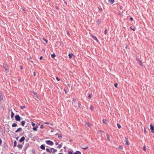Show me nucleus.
Instances as JSON below:
<instances>
[{
	"label": "nucleus",
	"mask_w": 154,
	"mask_h": 154,
	"mask_svg": "<svg viewBox=\"0 0 154 154\" xmlns=\"http://www.w3.org/2000/svg\"><path fill=\"white\" fill-rule=\"evenodd\" d=\"M103 122L104 123L106 124H107L106 120L105 119H103Z\"/></svg>",
	"instance_id": "b1692460"
},
{
	"label": "nucleus",
	"mask_w": 154,
	"mask_h": 154,
	"mask_svg": "<svg viewBox=\"0 0 154 154\" xmlns=\"http://www.w3.org/2000/svg\"><path fill=\"white\" fill-rule=\"evenodd\" d=\"M17 147L19 149H21L23 147V145L21 144H18L17 145Z\"/></svg>",
	"instance_id": "2eb2a0df"
},
{
	"label": "nucleus",
	"mask_w": 154,
	"mask_h": 154,
	"mask_svg": "<svg viewBox=\"0 0 154 154\" xmlns=\"http://www.w3.org/2000/svg\"><path fill=\"white\" fill-rule=\"evenodd\" d=\"M92 96V94H89V95L88 96V99H90L91 98Z\"/></svg>",
	"instance_id": "473e14b6"
},
{
	"label": "nucleus",
	"mask_w": 154,
	"mask_h": 154,
	"mask_svg": "<svg viewBox=\"0 0 154 154\" xmlns=\"http://www.w3.org/2000/svg\"><path fill=\"white\" fill-rule=\"evenodd\" d=\"M50 149L51 150V152H53V153L57 151V149H56L54 148H51Z\"/></svg>",
	"instance_id": "0eeeda50"
},
{
	"label": "nucleus",
	"mask_w": 154,
	"mask_h": 154,
	"mask_svg": "<svg viewBox=\"0 0 154 154\" xmlns=\"http://www.w3.org/2000/svg\"><path fill=\"white\" fill-rule=\"evenodd\" d=\"M16 139L18 140V137L16 138Z\"/></svg>",
	"instance_id": "338daca9"
},
{
	"label": "nucleus",
	"mask_w": 154,
	"mask_h": 154,
	"mask_svg": "<svg viewBox=\"0 0 154 154\" xmlns=\"http://www.w3.org/2000/svg\"><path fill=\"white\" fill-rule=\"evenodd\" d=\"M56 79L57 81H59L60 80V79H59V78H58V77H56Z\"/></svg>",
	"instance_id": "a18cd8bd"
},
{
	"label": "nucleus",
	"mask_w": 154,
	"mask_h": 154,
	"mask_svg": "<svg viewBox=\"0 0 154 154\" xmlns=\"http://www.w3.org/2000/svg\"><path fill=\"white\" fill-rule=\"evenodd\" d=\"M144 133L146 134V129L145 128H144Z\"/></svg>",
	"instance_id": "c03bdc74"
},
{
	"label": "nucleus",
	"mask_w": 154,
	"mask_h": 154,
	"mask_svg": "<svg viewBox=\"0 0 154 154\" xmlns=\"http://www.w3.org/2000/svg\"><path fill=\"white\" fill-rule=\"evenodd\" d=\"M32 124V125L33 126V127H34L35 125V124L34 122H32V124Z\"/></svg>",
	"instance_id": "58836bf2"
},
{
	"label": "nucleus",
	"mask_w": 154,
	"mask_h": 154,
	"mask_svg": "<svg viewBox=\"0 0 154 154\" xmlns=\"http://www.w3.org/2000/svg\"><path fill=\"white\" fill-rule=\"evenodd\" d=\"M46 151L47 152H49L50 153H51V151L50 150V149L48 148H46Z\"/></svg>",
	"instance_id": "2f4dec72"
},
{
	"label": "nucleus",
	"mask_w": 154,
	"mask_h": 154,
	"mask_svg": "<svg viewBox=\"0 0 154 154\" xmlns=\"http://www.w3.org/2000/svg\"><path fill=\"white\" fill-rule=\"evenodd\" d=\"M118 148L120 150H121L123 149L122 147L121 146H119Z\"/></svg>",
	"instance_id": "5701e85b"
},
{
	"label": "nucleus",
	"mask_w": 154,
	"mask_h": 154,
	"mask_svg": "<svg viewBox=\"0 0 154 154\" xmlns=\"http://www.w3.org/2000/svg\"><path fill=\"white\" fill-rule=\"evenodd\" d=\"M55 8H56L57 9V10H59V8L58 7V6H55Z\"/></svg>",
	"instance_id": "3c124183"
},
{
	"label": "nucleus",
	"mask_w": 154,
	"mask_h": 154,
	"mask_svg": "<svg viewBox=\"0 0 154 154\" xmlns=\"http://www.w3.org/2000/svg\"><path fill=\"white\" fill-rule=\"evenodd\" d=\"M26 123V121H23L21 122V124L22 126H24L25 123Z\"/></svg>",
	"instance_id": "4468645a"
},
{
	"label": "nucleus",
	"mask_w": 154,
	"mask_h": 154,
	"mask_svg": "<svg viewBox=\"0 0 154 154\" xmlns=\"http://www.w3.org/2000/svg\"><path fill=\"white\" fill-rule=\"evenodd\" d=\"M17 125L16 123H14L12 125V127H16Z\"/></svg>",
	"instance_id": "aec40b11"
},
{
	"label": "nucleus",
	"mask_w": 154,
	"mask_h": 154,
	"mask_svg": "<svg viewBox=\"0 0 154 154\" xmlns=\"http://www.w3.org/2000/svg\"><path fill=\"white\" fill-rule=\"evenodd\" d=\"M29 143H26L25 144V145L24 146V148L23 149L24 151H26V149H27V148H28L29 147Z\"/></svg>",
	"instance_id": "7ed1b4c3"
},
{
	"label": "nucleus",
	"mask_w": 154,
	"mask_h": 154,
	"mask_svg": "<svg viewBox=\"0 0 154 154\" xmlns=\"http://www.w3.org/2000/svg\"><path fill=\"white\" fill-rule=\"evenodd\" d=\"M131 29L132 30H133L134 31H135V28H133V29H132V28H131Z\"/></svg>",
	"instance_id": "5fc2aeb1"
},
{
	"label": "nucleus",
	"mask_w": 154,
	"mask_h": 154,
	"mask_svg": "<svg viewBox=\"0 0 154 154\" xmlns=\"http://www.w3.org/2000/svg\"><path fill=\"white\" fill-rule=\"evenodd\" d=\"M40 148L41 149L43 150H45V146L43 144L41 145V146H40Z\"/></svg>",
	"instance_id": "ddd939ff"
},
{
	"label": "nucleus",
	"mask_w": 154,
	"mask_h": 154,
	"mask_svg": "<svg viewBox=\"0 0 154 154\" xmlns=\"http://www.w3.org/2000/svg\"><path fill=\"white\" fill-rule=\"evenodd\" d=\"M100 131L101 132H102L103 133H104V132L103 131H102L101 130Z\"/></svg>",
	"instance_id": "69168bd1"
},
{
	"label": "nucleus",
	"mask_w": 154,
	"mask_h": 154,
	"mask_svg": "<svg viewBox=\"0 0 154 154\" xmlns=\"http://www.w3.org/2000/svg\"><path fill=\"white\" fill-rule=\"evenodd\" d=\"M106 137H107L108 140L109 141L110 140V139H109V136L108 135V134H106Z\"/></svg>",
	"instance_id": "cd10ccee"
},
{
	"label": "nucleus",
	"mask_w": 154,
	"mask_h": 154,
	"mask_svg": "<svg viewBox=\"0 0 154 154\" xmlns=\"http://www.w3.org/2000/svg\"><path fill=\"white\" fill-rule=\"evenodd\" d=\"M105 35H106L107 33V29H105V31H104V32Z\"/></svg>",
	"instance_id": "7c9ffc66"
},
{
	"label": "nucleus",
	"mask_w": 154,
	"mask_h": 154,
	"mask_svg": "<svg viewBox=\"0 0 154 154\" xmlns=\"http://www.w3.org/2000/svg\"><path fill=\"white\" fill-rule=\"evenodd\" d=\"M80 106H81V104L79 103H78V106H79V107H80Z\"/></svg>",
	"instance_id": "49530a36"
},
{
	"label": "nucleus",
	"mask_w": 154,
	"mask_h": 154,
	"mask_svg": "<svg viewBox=\"0 0 154 154\" xmlns=\"http://www.w3.org/2000/svg\"><path fill=\"white\" fill-rule=\"evenodd\" d=\"M130 19L131 20V21H133V18H132V17H130Z\"/></svg>",
	"instance_id": "864d4df0"
},
{
	"label": "nucleus",
	"mask_w": 154,
	"mask_h": 154,
	"mask_svg": "<svg viewBox=\"0 0 154 154\" xmlns=\"http://www.w3.org/2000/svg\"><path fill=\"white\" fill-rule=\"evenodd\" d=\"M86 124L88 125V126H90V124L89 123L86 122Z\"/></svg>",
	"instance_id": "a19ab883"
},
{
	"label": "nucleus",
	"mask_w": 154,
	"mask_h": 154,
	"mask_svg": "<svg viewBox=\"0 0 154 154\" xmlns=\"http://www.w3.org/2000/svg\"><path fill=\"white\" fill-rule=\"evenodd\" d=\"M2 143V140H1V139H0V146L1 145Z\"/></svg>",
	"instance_id": "09e8293b"
},
{
	"label": "nucleus",
	"mask_w": 154,
	"mask_h": 154,
	"mask_svg": "<svg viewBox=\"0 0 154 154\" xmlns=\"http://www.w3.org/2000/svg\"><path fill=\"white\" fill-rule=\"evenodd\" d=\"M40 128L41 129H42L43 128V125H41V126H40Z\"/></svg>",
	"instance_id": "de8ad7c7"
},
{
	"label": "nucleus",
	"mask_w": 154,
	"mask_h": 154,
	"mask_svg": "<svg viewBox=\"0 0 154 154\" xmlns=\"http://www.w3.org/2000/svg\"><path fill=\"white\" fill-rule=\"evenodd\" d=\"M43 39L44 41L47 43H48V41L47 40V39L45 38H43Z\"/></svg>",
	"instance_id": "f704fd0d"
},
{
	"label": "nucleus",
	"mask_w": 154,
	"mask_h": 154,
	"mask_svg": "<svg viewBox=\"0 0 154 154\" xmlns=\"http://www.w3.org/2000/svg\"><path fill=\"white\" fill-rule=\"evenodd\" d=\"M3 98L2 93L0 91V101H2L3 100Z\"/></svg>",
	"instance_id": "9d476101"
},
{
	"label": "nucleus",
	"mask_w": 154,
	"mask_h": 154,
	"mask_svg": "<svg viewBox=\"0 0 154 154\" xmlns=\"http://www.w3.org/2000/svg\"><path fill=\"white\" fill-rule=\"evenodd\" d=\"M125 144L127 145H128L129 144V143L128 141H127L126 143Z\"/></svg>",
	"instance_id": "8fccbe9b"
},
{
	"label": "nucleus",
	"mask_w": 154,
	"mask_h": 154,
	"mask_svg": "<svg viewBox=\"0 0 154 154\" xmlns=\"http://www.w3.org/2000/svg\"><path fill=\"white\" fill-rule=\"evenodd\" d=\"M62 143H61V144L58 145V146L56 147V148L59 149L62 146Z\"/></svg>",
	"instance_id": "dca6fc26"
},
{
	"label": "nucleus",
	"mask_w": 154,
	"mask_h": 154,
	"mask_svg": "<svg viewBox=\"0 0 154 154\" xmlns=\"http://www.w3.org/2000/svg\"><path fill=\"white\" fill-rule=\"evenodd\" d=\"M22 130V128H18L15 131V132L16 133H17L18 132H19L20 131H21Z\"/></svg>",
	"instance_id": "9b49d317"
},
{
	"label": "nucleus",
	"mask_w": 154,
	"mask_h": 154,
	"mask_svg": "<svg viewBox=\"0 0 154 154\" xmlns=\"http://www.w3.org/2000/svg\"><path fill=\"white\" fill-rule=\"evenodd\" d=\"M68 154H73V153L71 151H69L68 152Z\"/></svg>",
	"instance_id": "37998d69"
},
{
	"label": "nucleus",
	"mask_w": 154,
	"mask_h": 154,
	"mask_svg": "<svg viewBox=\"0 0 154 154\" xmlns=\"http://www.w3.org/2000/svg\"><path fill=\"white\" fill-rule=\"evenodd\" d=\"M58 144V143H57V142L55 143V145H57Z\"/></svg>",
	"instance_id": "052dcab7"
},
{
	"label": "nucleus",
	"mask_w": 154,
	"mask_h": 154,
	"mask_svg": "<svg viewBox=\"0 0 154 154\" xmlns=\"http://www.w3.org/2000/svg\"><path fill=\"white\" fill-rule=\"evenodd\" d=\"M75 102L76 100L75 99L73 98L72 101V103H75Z\"/></svg>",
	"instance_id": "c9c22d12"
},
{
	"label": "nucleus",
	"mask_w": 154,
	"mask_h": 154,
	"mask_svg": "<svg viewBox=\"0 0 154 154\" xmlns=\"http://www.w3.org/2000/svg\"><path fill=\"white\" fill-rule=\"evenodd\" d=\"M46 142V143L49 145L52 146L54 144L53 142L50 140H47Z\"/></svg>",
	"instance_id": "f03ea898"
},
{
	"label": "nucleus",
	"mask_w": 154,
	"mask_h": 154,
	"mask_svg": "<svg viewBox=\"0 0 154 154\" xmlns=\"http://www.w3.org/2000/svg\"><path fill=\"white\" fill-rule=\"evenodd\" d=\"M90 109L92 111H93L94 110V107L92 106L91 105L90 107Z\"/></svg>",
	"instance_id": "393cba45"
},
{
	"label": "nucleus",
	"mask_w": 154,
	"mask_h": 154,
	"mask_svg": "<svg viewBox=\"0 0 154 154\" xmlns=\"http://www.w3.org/2000/svg\"><path fill=\"white\" fill-rule=\"evenodd\" d=\"M58 154H63L62 153H58Z\"/></svg>",
	"instance_id": "0e129e2a"
},
{
	"label": "nucleus",
	"mask_w": 154,
	"mask_h": 154,
	"mask_svg": "<svg viewBox=\"0 0 154 154\" xmlns=\"http://www.w3.org/2000/svg\"><path fill=\"white\" fill-rule=\"evenodd\" d=\"M73 55V54H70L69 53V58L71 59L72 57V55Z\"/></svg>",
	"instance_id": "412c9836"
},
{
	"label": "nucleus",
	"mask_w": 154,
	"mask_h": 154,
	"mask_svg": "<svg viewBox=\"0 0 154 154\" xmlns=\"http://www.w3.org/2000/svg\"><path fill=\"white\" fill-rule=\"evenodd\" d=\"M117 127L118 128H121V126L119 124V123H117Z\"/></svg>",
	"instance_id": "c756f323"
},
{
	"label": "nucleus",
	"mask_w": 154,
	"mask_h": 154,
	"mask_svg": "<svg viewBox=\"0 0 154 154\" xmlns=\"http://www.w3.org/2000/svg\"><path fill=\"white\" fill-rule=\"evenodd\" d=\"M150 129L151 130V132L154 133V126L152 125H150Z\"/></svg>",
	"instance_id": "20e7f679"
},
{
	"label": "nucleus",
	"mask_w": 154,
	"mask_h": 154,
	"mask_svg": "<svg viewBox=\"0 0 154 154\" xmlns=\"http://www.w3.org/2000/svg\"><path fill=\"white\" fill-rule=\"evenodd\" d=\"M137 61L138 63L141 66H143V65L142 63V62L141 60H139L138 59H137Z\"/></svg>",
	"instance_id": "39448f33"
},
{
	"label": "nucleus",
	"mask_w": 154,
	"mask_h": 154,
	"mask_svg": "<svg viewBox=\"0 0 154 154\" xmlns=\"http://www.w3.org/2000/svg\"><path fill=\"white\" fill-rule=\"evenodd\" d=\"M38 127H33L32 128V129L34 131H37V128H38Z\"/></svg>",
	"instance_id": "4be33fe9"
},
{
	"label": "nucleus",
	"mask_w": 154,
	"mask_h": 154,
	"mask_svg": "<svg viewBox=\"0 0 154 154\" xmlns=\"http://www.w3.org/2000/svg\"><path fill=\"white\" fill-rule=\"evenodd\" d=\"M33 75H34V76H35V75H35V72H34V73H33Z\"/></svg>",
	"instance_id": "603ef678"
},
{
	"label": "nucleus",
	"mask_w": 154,
	"mask_h": 154,
	"mask_svg": "<svg viewBox=\"0 0 154 154\" xmlns=\"http://www.w3.org/2000/svg\"><path fill=\"white\" fill-rule=\"evenodd\" d=\"M3 67L7 71H8V68L6 64H4L3 65Z\"/></svg>",
	"instance_id": "423d86ee"
},
{
	"label": "nucleus",
	"mask_w": 154,
	"mask_h": 154,
	"mask_svg": "<svg viewBox=\"0 0 154 154\" xmlns=\"http://www.w3.org/2000/svg\"><path fill=\"white\" fill-rule=\"evenodd\" d=\"M92 38L94 40H96L97 42L98 41V39H97V38L95 36L93 35H91Z\"/></svg>",
	"instance_id": "1a4fd4ad"
},
{
	"label": "nucleus",
	"mask_w": 154,
	"mask_h": 154,
	"mask_svg": "<svg viewBox=\"0 0 154 154\" xmlns=\"http://www.w3.org/2000/svg\"><path fill=\"white\" fill-rule=\"evenodd\" d=\"M26 108V106H20V108L21 109H23L24 108Z\"/></svg>",
	"instance_id": "72a5a7b5"
},
{
	"label": "nucleus",
	"mask_w": 154,
	"mask_h": 154,
	"mask_svg": "<svg viewBox=\"0 0 154 154\" xmlns=\"http://www.w3.org/2000/svg\"><path fill=\"white\" fill-rule=\"evenodd\" d=\"M65 4H67V3H66V2H65Z\"/></svg>",
	"instance_id": "774afa93"
},
{
	"label": "nucleus",
	"mask_w": 154,
	"mask_h": 154,
	"mask_svg": "<svg viewBox=\"0 0 154 154\" xmlns=\"http://www.w3.org/2000/svg\"><path fill=\"white\" fill-rule=\"evenodd\" d=\"M45 123L46 124H48L49 123L48 122H45Z\"/></svg>",
	"instance_id": "680f3d73"
},
{
	"label": "nucleus",
	"mask_w": 154,
	"mask_h": 154,
	"mask_svg": "<svg viewBox=\"0 0 154 154\" xmlns=\"http://www.w3.org/2000/svg\"><path fill=\"white\" fill-rule=\"evenodd\" d=\"M35 95H36L35 97L36 98H38V95L37 94H36Z\"/></svg>",
	"instance_id": "4d7b16f0"
},
{
	"label": "nucleus",
	"mask_w": 154,
	"mask_h": 154,
	"mask_svg": "<svg viewBox=\"0 0 154 154\" xmlns=\"http://www.w3.org/2000/svg\"><path fill=\"white\" fill-rule=\"evenodd\" d=\"M25 140V137H22L19 140V142L20 143L23 141Z\"/></svg>",
	"instance_id": "6e6552de"
},
{
	"label": "nucleus",
	"mask_w": 154,
	"mask_h": 154,
	"mask_svg": "<svg viewBox=\"0 0 154 154\" xmlns=\"http://www.w3.org/2000/svg\"><path fill=\"white\" fill-rule=\"evenodd\" d=\"M14 116V113L12 111L11 112V118H13Z\"/></svg>",
	"instance_id": "a211bd4d"
},
{
	"label": "nucleus",
	"mask_w": 154,
	"mask_h": 154,
	"mask_svg": "<svg viewBox=\"0 0 154 154\" xmlns=\"http://www.w3.org/2000/svg\"><path fill=\"white\" fill-rule=\"evenodd\" d=\"M32 154H34L35 152V150L34 149H32Z\"/></svg>",
	"instance_id": "e433bc0d"
},
{
	"label": "nucleus",
	"mask_w": 154,
	"mask_h": 154,
	"mask_svg": "<svg viewBox=\"0 0 154 154\" xmlns=\"http://www.w3.org/2000/svg\"><path fill=\"white\" fill-rule=\"evenodd\" d=\"M56 57V55L55 54H53L51 55V57L54 58Z\"/></svg>",
	"instance_id": "c85d7f7f"
},
{
	"label": "nucleus",
	"mask_w": 154,
	"mask_h": 154,
	"mask_svg": "<svg viewBox=\"0 0 154 154\" xmlns=\"http://www.w3.org/2000/svg\"><path fill=\"white\" fill-rule=\"evenodd\" d=\"M118 84L117 83H116L114 84V86L115 87L117 88V87Z\"/></svg>",
	"instance_id": "ea45409f"
},
{
	"label": "nucleus",
	"mask_w": 154,
	"mask_h": 154,
	"mask_svg": "<svg viewBox=\"0 0 154 154\" xmlns=\"http://www.w3.org/2000/svg\"><path fill=\"white\" fill-rule=\"evenodd\" d=\"M143 150H144L145 151H146V147H145V146H143Z\"/></svg>",
	"instance_id": "79ce46f5"
},
{
	"label": "nucleus",
	"mask_w": 154,
	"mask_h": 154,
	"mask_svg": "<svg viewBox=\"0 0 154 154\" xmlns=\"http://www.w3.org/2000/svg\"><path fill=\"white\" fill-rule=\"evenodd\" d=\"M101 21V20L98 19V20L97 21V25L98 26H99L100 24Z\"/></svg>",
	"instance_id": "f8f14e48"
},
{
	"label": "nucleus",
	"mask_w": 154,
	"mask_h": 154,
	"mask_svg": "<svg viewBox=\"0 0 154 154\" xmlns=\"http://www.w3.org/2000/svg\"><path fill=\"white\" fill-rule=\"evenodd\" d=\"M42 58H43V57H42V56L40 57V58H39L40 60H42Z\"/></svg>",
	"instance_id": "6e6d98bb"
},
{
	"label": "nucleus",
	"mask_w": 154,
	"mask_h": 154,
	"mask_svg": "<svg viewBox=\"0 0 154 154\" xmlns=\"http://www.w3.org/2000/svg\"><path fill=\"white\" fill-rule=\"evenodd\" d=\"M74 154H81V152L79 151H77L75 152Z\"/></svg>",
	"instance_id": "a878e982"
},
{
	"label": "nucleus",
	"mask_w": 154,
	"mask_h": 154,
	"mask_svg": "<svg viewBox=\"0 0 154 154\" xmlns=\"http://www.w3.org/2000/svg\"><path fill=\"white\" fill-rule=\"evenodd\" d=\"M109 2L111 4H112L114 2V0H109Z\"/></svg>",
	"instance_id": "6ab92c4d"
},
{
	"label": "nucleus",
	"mask_w": 154,
	"mask_h": 154,
	"mask_svg": "<svg viewBox=\"0 0 154 154\" xmlns=\"http://www.w3.org/2000/svg\"><path fill=\"white\" fill-rule=\"evenodd\" d=\"M20 69H23V67H22L21 66H20Z\"/></svg>",
	"instance_id": "e2e57ef3"
},
{
	"label": "nucleus",
	"mask_w": 154,
	"mask_h": 154,
	"mask_svg": "<svg viewBox=\"0 0 154 154\" xmlns=\"http://www.w3.org/2000/svg\"><path fill=\"white\" fill-rule=\"evenodd\" d=\"M122 8H123V7L122 6H121L120 7V9H122Z\"/></svg>",
	"instance_id": "13d9d810"
},
{
	"label": "nucleus",
	"mask_w": 154,
	"mask_h": 154,
	"mask_svg": "<svg viewBox=\"0 0 154 154\" xmlns=\"http://www.w3.org/2000/svg\"><path fill=\"white\" fill-rule=\"evenodd\" d=\"M17 142L16 140H14V147H15L17 146Z\"/></svg>",
	"instance_id": "f3484780"
},
{
	"label": "nucleus",
	"mask_w": 154,
	"mask_h": 154,
	"mask_svg": "<svg viewBox=\"0 0 154 154\" xmlns=\"http://www.w3.org/2000/svg\"><path fill=\"white\" fill-rule=\"evenodd\" d=\"M88 147L86 146L85 147H84V148H82V149H88Z\"/></svg>",
	"instance_id": "4c0bfd02"
},
{
	"label": "nucleus",
	"mask_w": 154,
	"mask_h": 154,
	"mask_svg": "<svg viewBox=\"0 0 154 154\" xmlns=\"http://www.w3.org/2000/svg\"><path fill=\"white\" fill-rule=\"evenodd\" d=\"M33 93L34 94V95H35L36 94V93L35 92H33Z\"/></svg>",
	"instance_id": "bf43d9fd"
},
{
	"label": "nucleus",
	"mask_w": 154,
	"mask_h": 154,
	"mask_svg": "<svg viewBox=\"0 0 154 154\" xmlns=\"http://www.w3.org/2000/svg\"><path fill=\"white\" fill-rule=\"evenodd\" d=\"M15 118L16 121H20L21 118L19 115H16L15 116Z\"/></svg>",
	"instance_id": "f257e3e1"
},
{
	"label": "nucleus",
	"mask_w": 154,
	"mask_h": 154,
	"mask_svg": "<svg viewBox=\"0 0 154 154\" xmlns=\"http://www.w3.org/2000/svg\"><path fill=\"white\" fill-rule=\"evenodd\" d=\"M58 137L60 139H61L62 137V135H61V134H58Z\"/></svg>",
	"instance_id": "bb28decb"
}]
</instances>
